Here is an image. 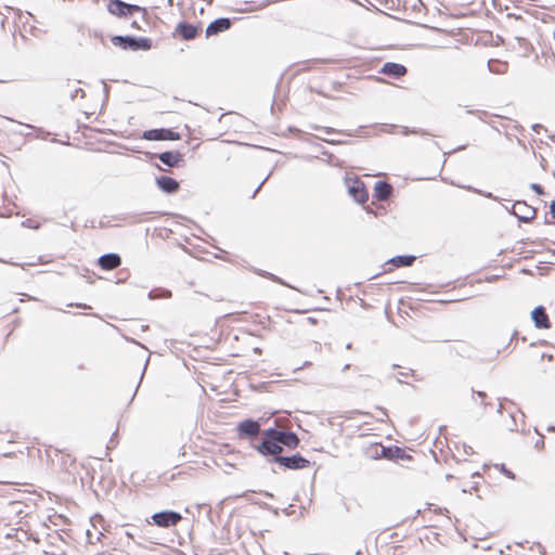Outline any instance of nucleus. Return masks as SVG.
Wrapping results in <instances>:
<instances>
[{
	"label": "nucleus",
	"instance_id": "1",
	"mask_svg": "<svg viewBox=\"0 0 555 555\" xmlns=\"http://www.w3.org/2000/svg\"><path fill=\"white\" fill-rule=\"evenodd\" d=\"M409 537L408 532L385 529L379 532L375 539V547L378 555H400L402 554V543Z\"/></svg>",
	"mask_w": 555,
	"mask_h": 555
},
{
	"label": "nucleus",
	"instance_id": "2",
	"mask_svg": "<svg viewBox=\"0 0 555 555\" xmlns=\"http://www.w3.org/2000/svg\"><path fill=\"white\" fill-rule=\"evenodd\" d=\"M219 124L223 129V134H237L245 131L247 120L244 116L230 112L220 117Z\"/></svg>",
	"mask_w": 555,
	"mask_h": 555
},
{
	"label": "nucleus",
	"instance_id": "3",
	"mask_svg": "<svg viewBox=\"0 0 555 555\" xmlns=\"http://www.w3.org/2000/svg\"><path fill=\"white\" fill-rule=\"evenodd\" d=\"M113 46L118 47L122 50L147 51L152 48V40L150 38H133L130 36H113L111 38Z\"/></svg>",
	"mask_w": 555,
	"mask_h": 555
},
{
	"label": "nucleus",
	"instance_id": "4",
	"mask_svg": "<svg viewBox=\"0 0 555 555\" xmlns=\"http://www.w3.org/2000/svg\"><path fill=\"white\" fill-rule=\"evenodd\" d=\"M251 446L262 455H272L278 460V430L269 429L261 441H251Z\"/></svg>",
	"mask_w": 555,
	"mask_h": 555
},
{
	"label": "nucleus",
	"instance_id": "5",
	"mask_svg": "<svg viewBox=\"0 0 555 555\" xmlns=\"http://www.w3.org/2000/svg\"><path fill=\"white\" fill-rule=\"evenodd\" d=\"M345 185L348 194L359 204H365L369 199L367 189L362 180L357 177H347Z\"/></svg>",
	"mask_w": 555,
	"mask_h": 555
},
{
	"label": "nucleus",
	"instance_id": "6",
	"mask_svg": "<svg viewBox=\"0 0 555 555\" xmlns=\"http://www.w3.org/2000/svg\"><path fill=\"white\" fill-rule=\"evenodd\" d=\"M107 11L117 17H127L139 12H145V9L135 4L126 3L121 0H108Z\"/></svg>",
	"mask_w": 555,
	"mask_h": 555
},
{
	"label": "nucleus",
	"instance_id": "7",
	"mask_svg": "<svg viewBox=\"0 0 555 555\" xmlns=\"http://www.w3.org/2000/svg\"><path fill=\"white\" fill-rule=\"evenodd\" d=\"M142 138L149 141H177L181 135L170 129H151L143 132Z\"/></svg>",
	"mask_w": 555,
	"mask_h": 555
},
{
	"label": "nucleus",
	"instance_id": "8",
	"mask_svg": "<svg viewBox=\"0 0 555 555\" xmlns=\"http://www.w3.org/2000/svg\"><path fill=\"white\" fill-rule=\"evenodd\" d=\"M201 31H202L201 24L193 25V24H189L185 22H181V23L177 24L175 31H173V36L179 37L180 39H183V40H193L199 35Z\"/></svg>",
	"mask_w": 555,
	"mask_h": 555
},
{
	"label": "nucleus",
	"instance_id": "9",
	"mask_svg": "<svg viewBox=\"0 0 555 555\" xmlns=\"http://www.w3.org/2000/svg\"><path fill=\"white\" fill-rule=\"evenodd\" d=\"M512 212L522 222H530L537 216L535 208L522 201H517L514 203Z\"/></svg>",
	"mask_w": 555,
	"mask_h": 555
},
{
	"label": "nucleus",
	"instance_id": "10",
	"mask_svg": "<svg viewBox=\"0 0 555 555\" xmlns=\"http://www.w3.org/2000/svg\"><path fill=\"white\" fill-rule=\"evenodd\" d=\"M152 518L154 524L158 527L168 528L179 524L182 519V516L177 512L166 511L154 514Z\"/></svg>",
	"mask_w": 555,
	"mask_h": 555
},
{
	"label": "nucleus",
	"instance_id": "11",
	"mask_svg": "<svg viewBox=\"0 0 555 555\" xmlns=\"http://www.w3.org/2000/svg\"><path fill=\"white\" fill-rule=\"evenodd\" d=\"M416 260V257L415 256H412V255H405V256H396V257H392L391 259H389L388 261H386L384 263V273H389L391 271H393L395 269L397 268H402V267H411L414 261Z\"/></svg>",
	"mask_w": 555,
	"mask_h": 555
},
{
	"label": "nucleus",
	"instance_id": "12",
	"mask_svg": "<svg viewBox=\"0 0 555 555\" xmlns=\"http://www.w3.org/2000/svg\"><path fill=\"white\" fill-rule=\"evenodd\" d=\"M259 431L260 424L251 420H246L237 425V433L240 438H251L253 441H255Z\"/></svg>",
	"mask_w": 555,
	"mask_h": 555
},
{
	"label": "nucleus",
	"instance_id": "13",
	"mask_svg": "<svg viewBox=\"0 0 555 555\" xmlns=\"http://www.w3.org/2000/svg\"><path fill=\"white\" fill-rule=\"evenodd\" d=\"M310 462L299 454L292 456L280 455V466H284L289 469H304L309 466Z\"/></svg>",
	"mask_w": 555,
	"mask_h": 555
},
{
	"label": "nucleus",
	"instance_id": "14",
	"mask_svg": "<svg viewBox=\"0 0 555 555\" xmlns=\"http://www.w3.org/2000/svg\"><path fill=\"white\" fill-rule=\"evenodd\" d=\"M231 25H232V22L230 18H227V17L218 18V20L211 22L207 26L206 36L211 37V36L218 35L220 33H223V31L230 29Z\"/></svg>",
	"mask_w": 555,
	"mask_h": 555
},
{
	"label": "nucleus",
	"instance_id": "15",
	"mask_svg": "<svg viewBox=\"0 0 555 555\" xmlns=\"http://www.w3.org/2000/svg\"><path fill=\"white\" fill-rule=\"evenodd\" d=\"M99 267L104 271H111L121 264V258L117 254H105L98 259Z\"/></svg>",
	"mask_w": 555,
	"mask_h": 555
},
{
	"label": "nucleus",
	"instance_id": "16",
	"mask_svg": "<svg viewBox=\"0 0 555 555\" xmlns=\"http://www.w3.org/2000/svg\"><path fill=\"white\" fill-rule=\"evenodd\" d=\"M531 318L538 328L547 330L551 327V322L544 307L539 306L534 308L531 312Z\"/></svg>",
	"mask_w": 555,
	"mask_h": 555
},
{
	"label": "nucleus",
	"instance_id": "17",
	"mask_svg": "<svg viewBox=\"0 0 555 555\" xmlns=\"http://www.w3.org/2000/svg\"><path fill=\"white\" fill-rule=\"evenodd\" d=\"M157 186L165 193L172 194L179 191V182L168 176H162L156 179Z\"/></svg>",
	"mask_w": 555,
	"mask_h": 555
},
{
	"label": "nucleus",
	"instance_id": "18",
	"mask_svg": "<svg viewBox=\"0 0 555 555\" xmlns=\"http://www.w3.org/2000/svg\"><path fill=\"white\" fill-rule=\"evenodd\" d=\"M406 72L405 66L392 62L385 63L380 69L382 74L398 78L404 76Z\"/></svg>",
	"mask_w": 555,
	"mask_h": 555
},
{
	"label": "nucleus",
	"instance_id": "19",
	"mask_svg": "<svg viewBox=\"0 0 555 555\" xmlns=\"http://www.w3.org/2000/svg\"><path fill=\"white\" fill-rule=\"evenodd\" d=\"M158 159L169 167H176L183 160V156L180 152L168 151L160 153Z\"/></svg>",
	"mask_w": 555,
	"mask_h": 555
},
{
	"label": "nucleus",
	"instance_id": "20",
	"mask_svg": "<svg viewBox=\"0 0 555 555\" xmlns=\"http://www.w3.org/2000/svg\"><path fill=\"white\" fill-rule=\"evenodd\" d=\"M392 192V186L385 181H377L374 185V197L377 201H386Z\"/></svg>",
	"mask_w": 555,
	"mask_h": 555
},
{
	"label": "nucleus",
	"instance_id": "21",
	"mask_svg": "<svg viewBox=\"0 0 555 555\" xmlns=\"http://www.w3.org/2000/svg\"><path fill=\"white\" fill-rule=\"evenodd\" d=\"M280 444H284L289 449H295L299 444V439L294 433L280 430Z\"/></svg>",
	"mask_w": 555,
	"mask_h": 555
},
{
	"label": "nucleus",
	"instance_id": "22",
	"mask_svg": "<svg viewBox=\"0 0 555 555\" xmlns=\"http://www.w3.org/2000/svg\"><path fill=\"white\" fill-rule=\"evenodd\" d=\"M241 315L242 313H228V314H224L222 317H220L218 320H217V325L220 326V327H228L230 326L233 322H237L241 320Z\"/></svg>",
	"mask_w": 555,
	"mask_h": 555
},
{
	"label": "nucleus",
	"instance_id": "23",
	"mask_svg": "<svg viewBox=\"0 0 555 555\" xmlns=\"http://www.w3.org/2000/svg\"><path fill=\"white\" fill-rule=\"evenodd\" d=\"M472 400L475 404H479L483 409H487L491 403L488 401V395L485 391H473Z\"/></svg>",
	"mask_w": 555,
	"mask_h": 555
},
{
	"label": "nucleus",
	"instance_id": "24",
	"mask_svg": "<svg viewBox=\"0 0 555 555\" xmlns=\"http://www.w3.org/2000/svg\"><path fill=\"white\" fill-rule=\"evenodd\" d=\"M501 472L511 479L515 478V475L509 469H507L504 465H501Z\"/></svg>",
	"mask_w": 555,
	"mask_h": 555
},
{
	"label": "nucleus",
	"instance_id": "25",
	"mask_svg": "<svg viewBox=\"0 0 555 555\" xmlns=\"http://www.w3.org/2000/svg\"><path fill=\"white\" fill-rule=\"evenodd\" d=\"M70 307H77V308H81V309H90L89 306L85 305V304H70L69 305Z\"/></svg>",
	"mask_w": 555,
	"mask_h": 555
},
{
	"label": "nucleus",
	"instance_id": "26",
	"mask_svg": "<svg viewBox=\"0 0 555 555\" xmlns=\"http://www.w3.org/2000/svg\"><path fill=\"white\" fill-rule=\"evenodd\" d=\"M550 209H551L552 217L555 219V201L552 202Z\"/></svg>",
	"mask_w": 555,
	"mask_h": 555
},
{
	"label": "nucleus",
	"instance_id": "27",
	"mask_svg": "<svg viewBox=\"0 0 555 555\" xmlns=\"http://www.w3.org/2000/svg\"><path fill=\"white\" fill-rule=\"evenodd\" d=\"M379 413H380V420H383L384 417H387V413L385 410H379Z\"/></svg>",
	"mask_w": 555,
	"mask_h": 555
},
{
	"label": "nucleus",
	"instance_id": "28",
	"mask_svg": "<svg viewBox=\"0 0 555 555\" xmlns=\"http://www.w3.org/2000/svg\"><path fill=\"white\" fill-rule=\"evenodd\" d=\"M533 188H534V190H535V191H538L539 193H541V192H542L541 186H539V185H534Z\"/></svg>",
	"mask_w": 555,
	"mask_h": 555
},
{
	"label": "nucleus",
	"instance_id": "29",
	"mask_svg": "<svg viewBox=\"0 0 555 555\" xmlns=\"http://www.w3.org/2000/svg\"><path fill=\"white\" fill-rule=\"evenodd\" d=\"M324 131H325L326 133H332V132H333V130H332V129H330V128H325V129H324Z\"/></svg>",
	"mask_w": 555,
	"mask_h": 555
}]
</instances>
